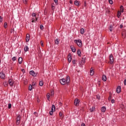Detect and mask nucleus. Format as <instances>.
I'll use <instances>...</instances> for the list:
<instances>
[{
	"label": "nucleus",
	"instance_id": "f257e3e1",
	"mask_svg": "<svg viewBox=\"0 0 126 126\" xmlns=\"http://www.w3.org/2000/svg\"><path fill=\"white\" fill-rule=\"evenodd\" d=\"M74 42L77 44V46H78V47L80 48L82 47V41H81L80 39H76L74 41Z\"/></svg>",
	"mask_w": 126,
	"mask_h": 126
},
{
	"label": "nucleus",
	"instance_id": "f03ea898",
	"mask_svg": "<svg viewBox=\"0 0 126 126\" xmlns=\"http://www.w3.org/2000/svg\"><path fill=\"white\" fill-rule=\"evenodd\" d=\"M36 14L35 13H33L32 14V23H34V22H36L37 21V17H36Z\"/></svg>",
	"mask_w": 126,
	"mask_h": 126
},
{
	"label": "nucleus",
	"instance_id": "7ed1b4c3",
	"mask_svg": "<svg viewBox=\"0 0 126 126\" xmlns=\"http://www.w3.org/2000/svg\"><path fill=\"white\" fill-rule=\"evenodd\" d=\"M60 82L62 85H65V84L66 83V80H65L64 78H62L60 80Z\"/></svg>",
	"mask_w": 126,
	"mask_h": 126
},
{
	"label": "nucleus",
	"instance_id": "20e7f679",
	"mask_svg": "<svg viewBox=\"0 0 126 126\" xmlns=\"http://www.w3.org/2000/svg\"><path fill=\"white\" fill-rule=\"evenodd\" d=\"M109 60H110V63L112 64L114 63V58L113 57V55L111 54L109 56Z\"/></svg>",
	"mask_w": 126,
	"mask_h": 126
},
{
	"label": "nucleus",
	"instance_id": "39448f33",
	"mask_svg": "<svg viewBox=\"0 0 126 126\" xmlns=\"http://www.w3.org/2000/svg\"><path fill=\"white\" fill-rule=\"evenodd\" d=\"M30 74H31V75H32L34 77H36V76H37V73H35V72H34V71L33 70L30 71Z\"/></svg>",
	"mask_w": 126,
	"mask_h": 126
},
{
	"label": "nucleus",
	"instance_id": "423d86ee",
	"mask_svg": "<svg viewBox=\"0 0 126 126\" xmlns=\"http://www.w3.org/2000/svg\"><path fill=\"white\" fill-rule=\"evenodd\" d=\"M0 77L1 79H5V74L3 72H0Z\"/></svg>",
	"mask_w": 126,
	"mask_h": 126
},
{
	"label": "nucleus",
	"instance_id": "0eeeda50",
	"mask_svg": "<svg viewBox=\"0 0 126 126\" xmlns=\"http://www.w3.org/2000/svg\"><path fill=\"white\" fill-rule=\"evenodd\" d=\"M30 40V35L29 34H27L26 37V43H28Z\"/></svg>",
	"mask_w": 126,
	"mask_h": 126
},
{
	"label": "nucleus",
	"instance_id": "6e6552de",
	"mask_svg": "<svg viewBox=\"0 0 126 126\" xmlns=\"http://www.w3.org/2000/svg\"><path fill=\"white\" fill-rule=\"evenodd\" d=\"M66 82L67 85H68V84H69V82H70V78H69V76H67L66 77Z\"/></svg>",
	"mask_w": 126,
	"mask_h": 126
},
{
	"label": "nucleus",
	"instance_id": "1a4fd4ad",
	"mask_svg": "<svg viewBox=\"0 0 126 126\" xmlns=\"http://www.w3.org/2000/svg\"><path fill=\"white\" fill-rule=\"evenodd\" d=\"M8 83L10 86H13V83H14V82L12 79H9L8 80Z\"/></svg>",
	"mask_w": 126,
	"mask_h": 126
},
{
	"label": "nucleus",
	"instance_id": "9d476101",
	"mask_svg": "<svg viewBox=\"0 0 126 126\" xmlns=\"http://www.w3.org/2000/svg\"><path fill=\"white\" fill-rule=\"evenodd\" d=\"M122 88H121V86H118L117 87V93H121V90Z\"/></svg>",
	"mask_w": 126,
	"mask_h": 126
},
{
	"label": "nucleus",
	"instance_id": "9b49d317",
	"mask_svg": "<svg viewBox=\"0 0 126 126\" xmlns=\"http://www.w3.org/2000/svg\"><path fill=\"white\" fill-rule=\"evenodd\" d=\"M79 104V100L78 98H76L74 101V104L75 106H77Z\"/></svg>",
	"mask_w": 126,
	"mask_h": 126
},
{
	"label": "nucleus",
	"instance_id": "f8f14e48",
	"mask_svg": "<svg viewBox=\"0 0 126 126\" xmlns=\"http://www.w3.org/2000/svg\"><path fill=\"white\" fill-rule=\"evenodd\" d=\"M18 62H19V63L20 64H21L22 63V62H23V59H22V57H19V58Z\"/></svg>",
	"mask_w": 126,
	"mask_h": 126
},
{
	"label": "nucleus",
	"instance_id": "ddd939ff",
	"mask_svg": "<svg viewBox=\"0 0 126 126\" xmlns=\"http://www.w3.org/2000/svg\"><path fill=\"white\" fill-rule=\"evenodd\" d=\"M90 112L91 113L93 112H95V106H92L90 109Z\"/></svg>",
	"mask_w": 126,
	"mask_h": 126
},
{
	"label": "nucleus",
	"instance_id": "4468645a",
	"mask_svg": "<svg viewBox=\"0 0 126 126\" xmlns=\"http://www.w3.org/2000/svg\"><path fill=\"white\" fill-rule=\"evenodd\" d=\"M102 79L103 81H104V82L107 81V77L106 76V75H102Z\"/></svg>",
	"mask_w": 126,
	"mask_h": 126
},
{
	"label": "nucleus",
	"instance_id": "2eb2a0df",
	"mask_svg": "<svg viewBox=\"0 0 126 126\" xmlns=\"http://www.w3.org/2000/svg\"><path fill=\"white\" fill-rule=\"evenodd\" d=\"M55 43L56 45H59V44H60V40H59V38H56L55 40Z\"/></svg>",
	"mask_w": 126,
	"mask_h": 126
},
{
	"label": "nucleus",
	"instance_id": "dca6fc26",
	"mask_svg": "<svg viewBox=\"0 0 126 126\" xmlns=\"http://www.w3.org/2000/svg\"><path fill=\"white\" fill-rule=\"evenodd\" d=\"M3 86H4L5 87H6V86H8V82H7V81H5L3 83Z\"/></svg>",
	"mask_w": 126,
	"mask_h": 126
},
{
	"label": "nucleus",
	"instance_id": "f3484780",
	"mask_svg": "<svg viewBox=\"0 0 126 126\" xmlns=\"http://www.w3.org/2000/svg\"><path fill=\"white\" fill-rule=\"evenodd\" d=\"M94 74V70H93V68L91 67L90 70V75H93Z\"/></svg>",
	"mask_w": 126,
	"mask_h": 126
},
{
	"label": "nucleus",
	"instance_id": "a211bd4d",
	"mask_svg": "<svg viewBox=\"0 0 126 126\" xmlns=\"http://www.w3.org/2000/svg\"><path fill=\"white\" fill-rule=\"evenodd\" d=\"M106 107H105V106H103L101 108V112H102V113H105V112H106Z\"/></svg>",
	"mask_w": 126,
	"mask_h": 126
},
{
	"label": "nucleus",
	"instance_id": "6ab92c4d",
	"mask_svg": "<svg viewBox=\"0 0 126 126\" xmlns=\"http://www.w3.org/2000/svg\"><path fill=\"white\" fill-rule=\"evenodd\" d=\"M71 60H72V58H71V56L69 55L68 57V62L71 63Z\"/></svg>",
	"mask_w": 126,
	"mask_h": 126
},
{
	"label": "nucleus",
	"instance_id": "aec40b11",
	"mask_svg": "<svg viewBox=\"0 0 126 126\" xmlns=\"http://www.w3.org/2000/svg\"><path fill=\"white\" fill-rule=\"evenodd\" d=\"M51 111H53V112H55V111H56V107L54 104H53L52 106Z\"/></svg>",
	"mask_w": 126,
	"mask_h": 126
},
{
	"label": "nucleus",
	"instance_id": "412c9836",
	"mask_svg": "<svg viewBox=\"0 0 126 126\" xmlns=\"http://www.w3.org/2000/svg\"><path fill=\"white\" fill-rule=\"evenodd\" d=\"M74 4L75 5L78 6V5H79V2L77 0H76L74 1Z\"/></svg>",
	"mask_w": 126,
	"mask_h": 126
},
{
	"label": "nucleus",
	"instance_id": "4be33fe9",
	"mask_svg": "<svg viewBox=\"0 0 126 126\" xmlns=\"http://www.w3.org/2000/svg\"><path fill=\"white\" fill-rule=\"evenodd\" d=\"M80 32L81 34H84V33L85 32V31H84V29L81 28L80 30Z\"/></svg>",
	"mask_w": 126,
	"mask_h": 126
},
{
	"label": "nucleus",
	"instance_id": "5701e85b",
	"mask_svg": "<svg viewBox=\"0 0 126 126\" xmlns=\"http://www.w3.org/2000/svg\"><path fill=\"white\" fill-rule=\"evenodd\" d=\"M25 52H28L29 50V48L28 47V46H25L24 49Z\"/></svg>",
	"mask_w": 126,
	"mask_h": 126
},
{
	"label": "nucleus",
	"instance_id": "b1692460",
	"mask_svg": "<svg viewBox=\"0 0 126 126\" xmlns=\"http://www.w3.org/2000/svg\"><path fill=\"white\" fill-rule=\"evenodd\" d=\"M124 6L121 5V6H120V12H121L122 13H123V12H124Z\"/></svg>",
	"mask_w": 126,
	"mask_h": 126
},
{
	"label": "nucleus",
	"instance_id": "393cba45",
	"mask_svg": "<svg viewBox=\"0 0 126 126\" xmlns=\"http://www.w3.org/2000/svg\"><path fill=\"white\" fill-rule=\"evenodd\" d=\"M70 49L73 53H75V52H76V49H75V48L71 47Z\"/></svg>",
	"mask_w": 126,
	"mask_h": 126
},
{
	"label": "nucleus",
	"instance_id": "a878e982",
	"mask_svg": "<svg viewBox=\"0 0 126 126\" xmlns=\"http://www.w3.org/2000/svg\"><path fill=\"white\" fill-rule=\"evenodd\" d=\"M77 55H78V56H79V57H80V56H81V51H80V49L78 50Z\"/></svg>",
	"mask_w": 126,
	"mask_h": 126
},
{
	"label": "nucleus",
	"instance_id": "bb28decb",
	"mask_svg": "<svg viewBox=\"0 0 126 126\" xmlns=\"http://www.w3.org/2000/svg\"><path fill=\"white\" fill-rule=\"evenodd\" d=\"M51 97V94H50V93H48L47 94V100L48 101H50V98Z\"/></svg>",
	"mask_w": 126,
	"mask_h": 126
},
{
	"label": "nucleus",
	"instance_id": "cd10ccee",
	"mask_svg": "<svg viewBox=\"0 0 126 126\" xmlns=\"http://www.w3.org/2000/svg\"><path fill=\"white\" fill-rule=\"evenodd\" d=\"M121 12H120V11H118V13H117V16L118 17V18H120V17H121Z\"/></svg>",
	"mask_w": 126,
	"mask_h": 126
},
{
	"label": "nucleus",
	"instance_id": "c85d7f7f",
	"mask_svg": "<svg viewBox=\"0 0 126 126\" xmlns=\"http://www.w3.org/2000/svg\"><path fill=\"white\" fill-rule=\"evenodd\" d=\"M39 85L40 86H42L43 85H44V83L43 82V80H41V81H39Z\"/></svg>",
	"mask_w": 126,
	"mask_h": 126
},
{
	"label": "nucleus",
	"instance_id": "c756f323",
	"mask_svg": "<svg viewBox=\"0 0 126 126\" xmlns=\"http://www.w3.org/2000/svg\"><path fill=\"white\" fill-rule=\"evenodd\" d=\"M86 63V61H85V59L83 58L82 60V64H83V63Z\"/></svg>",
	"mask_w": 126,
	"mask_h": 126
},
{
	"label": "nucleus",
	"instance_id": "7c9ffc66",
	"mask_svg": "<svg viewBox=\"0 0 126 126\" xmlns=\"http://www.w3.org/2000/svg\"><path fill=\"white\" fill-rule=\"evenodd\" d=\"M21 118V116L19 115L17 117V121H20V119Z\"/></svg>",
	"mask_w": 126,
	"mask_h": 126
},
{
	"label": "nucleus",
	"instance_id": "2f4dec72",
	"mask_svg": "<svg viewBox=\"0 0 126 126\" xmlns=\"http://www.w3.org/2000/svg\"><path fill=\"white\" fill-rule=\"evenodd\" d=\"M109 30L110 32H112V31H113V26L111 25L110 26Z\"/></svg>",
	"mask_w": 126,
	"mask_h": 126
},
{
	"label": "nucleus",
	"instance_id": "473e14b6",
	"mask_svg": "<svg viewBox=\"0 0 126 126\" xmlns=\"http://www.w3.org/2000/svg\"><path fill=\"white\" fill-rule=\"evenodd\" d=\"M29 90H30V91H31L32 90V85H30L29 86Z\"/></svg>",
	"mask_w": 126,
	"mask_h": 126
},
{
	"label": "nucleus",
	"instance_id": "72a5a7b5",
	"mask_svg": "<svg viewBox=\"0 0 126 126\" xmlns=\"http://www.w3.org/2000/svg\"><path fill=\"white\" fill-rule=\"evenodd\" d=\"M4 28H7V23H4L3 25Z\"/></svg>",
	"mask_w": 126,
	"mask_h": 126
},
{
	"label": "nucleus",
	"instance_id": "f704fd0d",
	"mask_svg": "<svg viewBox=\"0 0 126 126\" xmlns=\"http://www.w3.org/2000/svg\"><path fill=\"white\" fill-rule=\"evenodd\" d=\"M49 114H50V116H53V114H54V111H53L52 110L50 111L49 112Z\"/></svg>",
	"mask_w": 126,
	"mask_h": 126
},
{
	"label": "nucleus",
	"instance_id": "c9c22d12",
	"mask_svg": "<svg viewBox=\"0 0 126 126\" xmlns=\"http://www.w3.org/2000/svg\"><path fill=\"white\" fill-rule=\"evenodd\" d=\"M16 60V57H14L12 58V61H13V62H15Z\"/></svg>",
	"mask_w": 126,
	"mask_h": 126
},
{
	"label": "nucleus",
	"instance_id": "e433bc0d",
	"mask_svg": "<svg viewBox=\"0 0 126 126\" xmlns=\"http://www.w3.org/2000/svg\"><path fill=\"white\" fill-rule=\"evenodd\" d=\"M20 124V120H17L16 121V125L18 126Z\"/></svg>",
	"mask_w": 126,
	"mask_h": 126
},
{
	"label": "nucleus",
	"instance_id": "4c0bfd02",
	"mask_svg": "<svg viewBox=\"0 0 126 126\" xmlns=\"http://www.w3.org/2000/svg\"><path fill=\"white\" fill-rule=\"evenodd\" d=\"M28 1V0H23V2H24V3H25V4H26V3H27Z\"/></svg>",
	"mask_w": 126,
	"mask_h": 126
},
{
	"label": "nucleus",
	"instance_id": "58836bf2",
	"mask_svg": "<svg viewBox=\"0 0 126 126\" xmlns=\"http://www.w3.org/2000/svg\"><path fill=\"white\" fill-rule=\"evenodd\" d=\"M108 100H109V101H111V100H112V95H109V97H108Z\"/></svg>",
	"mask_w": 126,
	"mask_h": 126
},
{
	"label": "nucleus",
	"instance_id": "ea45409f",
	"mask_svg": "<svg viewBox=\"0 0 126 126\" xmlns=\"http://www.w3.org/2000/svg\"><path fill=\"white\" fill-rule=\"evenodd\" d=\"M8 109H10L11 108V103H9L8 104Z\"/></svg>",
	"mask_w": 126,
	"mask_h": 126
},
{
	"label": "nucleus",
	"instance_id": "a19ab883",
	"mask_svg": "<svg viewBox=\"0 0 126 126\" xmlns=\"http://www.w3.org/2000/svg\"><path fill=\"white\" fill-rule=\"evenodd\" d=\"M84 7H86V6H87V4L86 3V1H85L84 2Z\"/></svg>",
	"mask_w": 126,
	"mask_h": 126
},
{
	"label": "nucleus",
	"instance_id": "79ce46f5",
	"mask_svg": "<svg viewBox=\"0 0 126 126\" xmlns=\"http://www.w3.org/2000/svg\"><path fill=\"white\" fill-rule=\"evenodd\" d=\"M122 37H123V38L126 37V32L125 33V34H124V33L122 34Z\"/></svg>",
	"mask_w": 126,
	"mask_h": 126
},
{
	"label": "nucleus",
	"instance_id": "37998d69",
	"mask_svg": "<svg viewBox=\"0 0 126 126\" xmlns=\"http://www.w3.org/2000/svg\"><path fill=\"white\" fill-rule=\"evenodd\" d=\"M109 3H110V4H113V0H108Z\"/></svg>",
	"mask_w": 126,
	"mask_h": 126
},
{
	"label": "nucleus",
	"instance_id": "c03bdc74",
	"mask_svg": "<svg viewBox=\"0 0 126 126\" xmlns=\"http://www.w3.org/2000/svg\"><path fill=\"white\" fill-rule=\"evenodd\" d=\"M54 92L53 91L51 92V96H54Z\"/></svg>",
	"mask_w": 126,
	"mask_h": 126
},
{
	"label": "nucleus",
	"instance_id": "a18cd8bd",
	"mask_svg": "<svg viewBox=\"0 0 126 126\" xmlns=\"http://www.w3.org/2000/svg\"><path fill=\"white\" fill-rule=\"evenodd\" d=\"M76 63V60H74L72 61L73 64H75Z\"/></svg>",
	"mask_w": 126,
	"mask_h": 126
},
{
	"label": "nucleus",
	"instance_id": "49530a36",
	"mask_svg": "<svg viewBox=\"0 0 126 126\" xmlns=\"http://www.w3.org/2000/svg\"><path fill=\"white\" fill-rule=\"evenodd\" d=\"M96 98L98 100H100V99L101 98V97L99 95H96Z\"/></svg>",
	"mask_w": 126,
	"mask_h": 126
},
{
	"label": "nucleus",
	"instance_id": "de8ad7c7",
	"mask_svg": "<svg viewBox=\"0 0 126 126\" xmlns=\"http://www.w3.org/2000/svg\"><path fill=\"white\" fill-rule=\"evenodd\" d=\"M59 115L60 117H63V112H60L59 113Z\"/></svg>",
	"mask_w": 126,
	"mask_h": 126
},
{
	"label": "nucleus",
	"instance_id": "09e8293b",
	"mask_svg": "<svg viewBox=\"0 0 126 126\" xmlns=\"http://www.w3.org/2000/svg\"><path fill=\"white\" fill-rule=\"evenodd\" d=\"M111 103L112 104H114V103H115V99H113L111 100Z\"/></svg>",
	"mask_w": 126,
	"mask_h": 126
},
{
	"label": "nucleus",
	"instance_id": "8fccbe9b",
	"mask_svg": "<svg viewBox=\"0 0 126 126\" xmlns=\"http://www.w3.org/2000/svg\"><path fill=\"white\" fill-rule=\"evenodd\" d=\"M54 2H55L56 4H58V0H54Z\"/></svg>",
	"mask_w": 126,
	"mask_h": 126
},
{
	"label": "nucleus",
	"instance_id": "3c124183",
	"mask_svg": "<svg viewBox=\"0 0 126 126\" xmlns=\"http://www.w3.org/2000/svg\"><path fill=\"white\" fill-rule=\"evenodd\" d=\"M34 115H35L36 117H38V114L37 113V112H34Z\"/></svg>",
	"mask_w": 126,
	"mask_h": 126
},
{
	"label": "nucleus",
	"instance_id": "603ef678",
	"mask_svg": "<svg viewBox=\"0 0 126 126\" xmlns=\"http://www.w3.org/2000/svg\"><path fill=\"white\" fill-rule=\"evenodd\" d=\"M40 44H41V46H42V47L44 46V44H43V42L41 41Z\"/></svg>",
	"mask_w": 126,
	"mask_h": 126
},
{
	"label": "nucleus",
	"instance_id": "864d4df0",
	"mask_svg": "<svg viewBox=\"0 0 126 126\" xmlns=\"http://www.w3.org/2000/svg\"><path fill=\"white\" fill-rule=\"evenodd\" d=\"M0 22H2V18L1 17H0Z\"/></svg>",
	"mask_w": 126,
	"mask_h": 126
},
{
	"label": "nucleus",
	"instance_id": "5fc2aeb1",
	"mask_svg": "<svg viewBox=\"0 0 126 126\" xmlns=\"http://www.w3.org/2000/svg\"><path fill=\"white\" fill-rule=\"evenodd\" d=\"M44 28V26L43 25H40V29H43Z\"/></svg>",
	"mask_w": 126,
	"mask_h": 126
},
{
	"label": "nucleus",
	"instance_id": "6e6d98bb",
	"mask_svg": "<svg viewBox=\"0 0 126 126\" xmlns=\"http://www.w3.org/2000/svg\"><path fill=\"white\" fill-rule=\"evenodd\" d=\"M124 84L126 85V79L124 80Z\"/></svg>",
	"mask_w": 126,
	"mask_h": 126
},
{
	"label": "nucleus",
	"instance_id": "4d7b16f0",
	"mask_svg": "<svg viewBox=\"0 0 126 126\" xmlns=\"http://www.w3.org/2000/svg\"><path fill=\"white\" fill-rule=\"evenodd\" d=\"M81 126H85V124L84 123H82L81 124Z\"/></svg>",
	"mask_w": 126,
	"mask_h": 126
},
{
	"label": "nucleus",
	"instance_id": "13d9d810",
	"mask_svg": "<svg viewBox=\"0 0 126 126\" xmlns=\"http://www.w3.org/2000/svg\"><path fill=\"white\" fill-rule=\"evenodd\" d=\"M59 105L60 106H62V105H63V103H62V102H59Z\"/></svg>",
	"mask_w": 126,
	"mask_h": 126
},
{
	"label": "nucleus",
	"instance_id": "bf43d9fd",
	"mask_svg": "<svg viewBox=\"0 0 126 126\" xmlns=\"http://www.w3.org/2000/svg\"><path fill=\"white\" fill-rule=\"evenodd\" d=\"M69 3L71 4V3H72V0H70L69 1Z\"/></svg>",
	"mask_w": 126,
	"mask_h": 126
},
{
	"label": "nucleus",
	"instance_id": "052dcab7",
	"mask_svg": "<svg viewBox=\"0 0 126 126\" xmlns=\"http://www.w3.org/2000/svg\"><path fill=\"white\" fill-rule=\"evenodd\" d=\"M120 28H123V25H121L120 26Z\"/></svg>",
	"mask_w": 126,
	"mask_h": 126
},
{
	"label": "nucleus",
	"instance_id": "680f3d73",
	"mask_svg": "<svg viewBox=\"0 0 126 126\" xmlns=\"http://www.w3.org/2000/svg\"><path fill=\"white\" fill-rule=\"evenodd\" d=\"M37 102H40V100L38 99Z\"/></svg>",
	"mask_w": 126,
	"mask_h": 126
},
{
	"label": "nucleus",
	"instance_id": "e2e57ef3",
	"mask_svg": "<svg viewBox=\"0 0 126 126\" xmlns=\"http://www.w3.org/2000/svg\"><path fill=\"white\" fill-rule=\"evenodd\" d=\"M1 63V61H0V64Z\"/></svg>",
	"mask_w": 126,
	"mask_h": 126
},
{
	"label": "nucleus",
	"instance_id": "0e129e2a",
	"mask_svg": "<svg viewBox=\"0 0 126 126\" xmlns=\"http://www.w3.org/2000/svg\"><path fill=\"white\" fill-rule=\"evenodd\" d=\"M23 70H24V69H23V70H22V71H23Z\"/></svg>",
	"mask_w": 126,
	"mask_h": 126
},
{
	"label": "nucleus",
	"instance_id": "69168bd1",
	"mask_svg": "<svg viewBox=\"0 0 126 126\" xmlns=\"http://www.w3.org/2000/svg\"><path fill=\"white\" fill-rule=\"evenodd\" d=\"M0 17H1V16H0Z\"/></svg>",
	"mask_w": 126,
	"mask_h": 126
}]
</instances>
